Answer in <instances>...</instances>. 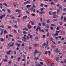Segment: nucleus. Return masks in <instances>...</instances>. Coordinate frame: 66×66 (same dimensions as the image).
Wrapping results in <instances>:
<instances>
[{
	"instance_id": "1",
	"label": "nucleus",
	"mask_w": 66,
	"mask_h": 66,
	"mask_svg": "<svg viewBox=\"0 0 66 66\" xmlns=\"http://www.w3.org/2000/svg\"><path fill=\"white\" fill-rule=\"evenodd\" d=\"M14 45H15V44H14V43H12V44H8V46L9 47H10L12 48L14 47Z\"/></svg>"
},
{
	"instance_id": "2",
	"label": "nucleus",
	"mask_w": 66,
	"mask_h": 66,
	"mask_svg": "<svg viewBox=\"0 0 66 66\" xmlns=\"http://www.w3.org/2000/svg\"><path fill=\"white\" fill-rule=\"evenodd\" d=\"M5 16V14H4L3 15H1L0 16V18L1 19H2V18H4Z\"/></svg>"
},
{
	"instance_id": "3",
	"label": "nucleus",
	"mask_w": 66,
	"mask_h": 66,
	"mask_svg": "<svg viewBox=\"0 0 66 66\" xmlns=\"http://www.w3.org/2000/svg\"><path fill=\"white\" fill-rule=\"evenodd\" d=\"M11 52H12V51L11 50H10L6 52V53L7 55H9L11 54Z\"/></svg>"
},
{
	"instance_id": "4",
	"label": "nucleus",
	"mask_w": 66,
	"mask_h": 66,
	"mask_svg": "<svg viewBox=\"0 0 66 66\" xmlns=\"http://www.w3.org/2000/svg\"><path fill=\"white\" fill-rule=\"evenodd\" d=\"M54 51L56 53H57V52H60V51L58 50V48H56V50H55Z\"/></svg>"
},
{
	"instance_id": "5",
	"label": "nucleus",
	"mask_w": 66,
	"mask_h": 66,
	"mask_svg": "<svg viewBox=\"0 0 66 66\" xmlns=\"http://www.w3.org/2000/svg\"><path fill=\"white\" fill-rule=\"evenodd\" d=\"M39 53V52L36 50H35V51L34 53V55H36V53Z\"/></svg>"
},
{
	"instance_id": "6",
	"label": "nucleus",
	"mask_w": 66,
	"mask_h": 66,
	"mask_svg": "<svg viewBox=\"0 0 66 66\" xmlns=\"http://www.w3.org/2000/svg\"><path fill=\"white\" fill-rule=\"evenodd\" d=\"M23 30H25L26 31H28V29L27 27H25L23 28Z\"/></svg>"
},
{
	"instance_id": "7",
	"label": "nucleus",
	"mask_w": 66,
	"mask_h": 66,
	"mask_svg": "<svg viewBox=\"0 0 66 66\" xmlns=\"http://www.w3.org/2000/svg\"><path fill=\"white\" fill-rule=\"evenodd\" d=\"M3 4L5 5V6H7V7H9V5H7L6 3H4Z\"/></svg>"
},
{
	"instance_id": "8",
	"label": "nucleus",
	"mask_w": 66,
	"mask_h": 66,
	"mask_svg": "<svg viewBox=\"0 0 66 66\" xmlns=\"http://www.w3.org/2000/svg\"><path fill=\"white\" fill-rule=\"evenodd\" d=\"M27 27L28 29H30L31 28H32V26L29 25V24L27 25Z\"/></svg>"
},
{
	"instance_id": "9",
	"label": "nucleus",
	"mask_w": 66,
	"mask_h": 66,
	"mask_svg": "<svg viewBox=\"0 0 66 66\" xmlns=\"http://www.w3.org/2000/svg\"><path fill=\"white\" fill-rule=\"evenodd\" d=\"M29 36H30V39H32V38H33V36L32 35H30V34H28Z\"/></svg>"
},
{
	"instance_id": "10",
	"label": "nucleus",
	"mask_w": 66,
	"mask_h": 66,
	"mask_svg": "<svg viewBox=\"0 0 66 66\" xmlns=\"http://www.w3.org/2000/svg\"><path fill=\"white\" fill-rule=\"evenodd\" d=\"M0 41L1 42H3L4 41V39L3 38H1L0 39Z\"/></svg>"
},
{
	"instance_id": "11",
	"label": "nucleus",
	"mask_w": 66,
	"mask_h": 66,
	"mask_svg": "<svg viewBox=\"0 0 66 66\" xmlns=\"http://www.w3.org/2000/svg\"><path fill=\"white\" fill-rule=\"evenodd\" d=\"M31 5H27V6H26V7H27V8H29L30 6H31Z\"/></svg>"
},
{
	"instance_id": "12",
	"label": "nucleus",
	"mask_w": 66,
	"mask_h": 66,
	"mask_svg": "<svg viewBox=\"0 0 66 66\" xmlns=\"http://www.w3.org/2000/svg\"><path fill=\"white\" fill-rule=\"evenodd\" d=\"M57 17V15H53V18H56Z\"/></svg>"
},
{
	"instance_id": "13",
	"label": "nucleus",
	"mask_w": 66,
	"mask_h": 66,
	"mask_svg": "<svg viewBox=\"0 0 66 66\" xmlns=\"http://www.w3.org/2000/svg\"><path fill=\"white\" fill-rule=\"evenodd\" d=\"M60 11H61V10H60V9H58L57 10V14H58L59 13V12H60Z\"/></svg>"
},
{
	"instance_id": "14",
	"label": "nucleus",
	"mask_w": 66,
	"mask_h": 66,
	"mask_svg": "<svg viewBox=\"0 0 66 66\" xmlns=\"http://www.w3.org/2000/svg\"><path fill=\"white\" fill-rule=\"evenodd\" d=\"M61 32V30H60L59 31H56L55 32L56 33H60V32Z\"/></svg>"
},
{
	"instance_id": "15",
	"label": "nucleus",
	"mask_w": 66,
	"mask_h": 66,
	"mask_svg": "<svg viewBox=\"0 0 66 66\" xmlns=\"http://www.w3.org/2000/svg\"><path fill=\"white\" fill-rule=\"evenodd\" d=\"M15 12H21V11L17 9L15 10Z\"/></svg>"
},
{
	"instance_id": "16",
	"label": "nucleus",
	"mask_w": 66,
	"mask_h": 66,
	"mask_svg": "<svg viewBox=\"0 0 66 66\" xmlns=\"http://www.w3.org/2000/svg\"><path fill=\"white\" fill-rule=\"evenodd\" d=\"M28 17V16H27L26 15L24 16L23 18V19H26Z\"/></svg>"
},
{
	"instance_id": "17",
	"label": "nucleus",
	"mask_w": 66,
	"mask_h": 66,
	"mask_svg": "<svg viewBox=\"0 0 66 66\" xmlns=\"http://www.w3.org/2000/svg\"><path fill=\"white\" fill-rule=\"evenodd\" d=\"M35 41H37V40L38 39V37H36L35 38Z\"/></svg>"
},
{
	"instance_id": "18",
	"label": "nucleus",
	"mask_w": 66,
	"mask_h": 66,
	"mask_svg": "<svg viewBox=\"0 0 66 66\" xmlns=\"http://www.w3.org/2000/svg\"><path fill=\"white\" fill-rule=\"evenodd\" d=\"M59 57H56V61L57 62H58L59 61Z\"/></svg>"
},
{
	"instance_id": "19",
	"label": "nucleus",
	"mask_w": 66,
	"mask_h": 66,
	"mask_svg": "<svg viewBox=\"0 0 66 66\" xmlns=\"http://www.w3.org/2000/svg\"><path fill=\"white\" fill-rule=\"evenodd\" d=\"M46 44H47L45 46V48H47V47L48 46V42L47 41Z\"/></svg>"
},
{
	"instance_id": "20",
	"label": "nucleus",
	"mask_w": 66,
	"mask_h": 66,
	"mask_svg": "<svg viewBox=\"0 0 66 66\" xmlns=\"http://www.w3.org/2000/svg\"><path fill=\"white\" fill-rule=\"evenodd\" d=\"M50 39L51 40V41H53V39H54L52 37H51L50 38Z\"/></svg>"
},
{
	"instance_id": "21",
	"label": "nucleus",
	"mask_w": 66,
	"mask_h": 66,
	"mask_svg": "<svg viewBox=\"0 0 66 66\" xmlns=\"http://www.w3.org/2000/svg\"><path fill=\"white\" fill-rule=\"evenodd\" d=\"M4 34H6V33H7V31L6 30H4Z\"/></svg>"
},
{
	"instance_id": "22",
	"label": "nucleus",
	"mask_w": 66,
	"mask_h": 66,
	"mask_svg": "<svg viewBox=\"0 0 66 66\" xmlns=\"http://www.w3.org/2000/svg\"><path fill=\"white\" fill-rule=\"evenodd\" d=\"M50 4H51V5H55V4H54V3L53 2H51V3H50Z\"/></svg>"
},
{
	"instance_id": "23",
	"label": "nucleus",
	"mask_w": 66,
	"mask_h": 66,
	"mask_svg": "<svg viewBox=\"0 0 66 66\" xmlns=\"http://www.w3.org/2000/svg\"><path fill=\"white\" fill-rule=\"evenodd\" d=\"M45 22H43L42 23V25L43 26H45Z\"/></svg>"
},
{
	"instance_id": "24",
	"label": "nucleus",
	"mask_w": 66,
	"mask_h": 66,
	"mask_svg": "<svg viewBox=\"0 0 66 66\" xmlns=\"http://www.w3.org/2000/svg\"><path fill=\"white\" fill-rule=\"evenodd\" d=\"M39 59V58L38 57H36L34 58V60H38V59Z\"/></svg>"
},
{
	"instance_id": "25",
	"label": "nucleus",
	"mask_w": 66,
	"mask_h": 66,
	"mask_svg": "<svg viewBox=\"0 0 66 66\" xmlns=\"http://www.w3.org/2000/svg\"><path fill=\"white\" fill-rule=\"evenodd\" d=\"M53 21H57V19H55L54 20H52Z\"/></svg>"
},
{
	"instance_id": "26",
	"label": "nucleus",
	"mask_w": 66,
	"mask_h": 66,
	"mask_svg": "<svg viewBox=\"0 0 66 66\" xmlns=\"http://www.w3.org/2000/svg\"><path fill=\"white\" fill-rule=\"evenodd\" d=\"M38 27L39 29V32H41V28H40V27L39 26H38Z\"/></svg>"
},
{
	"instance_id": "27",
	"label": "nucleus",
	"mask_w": 66,
	"mask_h": 66,
	"mask_svg": "<svg viewBox=\"0 0 66 66\" xmlns=\"http://www.w3.org/2000/svg\"><path fill=\"white\" fill-rule=\"evenodd\" d=\"M50 21V19H49L46 22H47V23H49Z\"/></svg>"
},
{
	"instance_id": "28",
	"label": "nucleus",
	"mask_w": 66,
	"mask_h": 66,
	"mask_svg": "<svg viewBox=\"0 0 66 66\" xmlns=\"http://www.w3.org/2000/svg\"><path fill=\"white\" fill-rule=\"evenodd\" d=\"M31 23L32 26L34 24V23L33 22V21H31Z\"/></svg>"
},
{
	"instance_id": "29",
	"label": "nucleus",
	"mask_w": 66,
	"mask_h": 66,
	"mask_svg": "<svg viewBox=\"0 0 66 66\" xmlns=\"http://www.w3.org/2000/svg\"><path fill=\"white\" fill-rule=\"evenodd\" d=\"M3 61L4 62H7V60L6 59H3Z\"/></svg>"
},
{
	"instance_id": "30",
	"label": "nucleus",
	"mask_w": 66,
	"mask_h": 66,
	"mask_svg": "<svg viewBox=\"0 0 66 66\" xmlns=\"http://www.w3.org/2000/svg\"><path fill=\"white\" fill-rule=\"evenodd\" d=\"M49 13L50 15H52V13H51V11H50L49 12Z\"/></svg>"
},
{
	"instance_id": "31",
	"label": "nucleus",
	"mask_w": 66,
	"mask_h": 66,
	"mask_svg": "<svg viewBox=\"0 0 66 66\" xmlns=\"http://www.w3.org/2000/svg\"><path fill=\"white\" fill-rule=\"evenodd\" d=\"M7 11L8 13H11V11H10L9 9H7Z\"/></svg>"
},
{
	"instance_id": "32",
	"label": "nucleus",
	"mask_w": 66,
	"mask_h": 66,
	"mask_svg": "<svg viewBox=\"0 0 66 66\" xmlns=\"http://www.w3.org/2000/svg\"><path fill=\"white\" fill-rule=\"evenodd\" d=\"M20 60V57H18V62H19Z\"/></svg>"
},
{
	"instance_id": "33",
	"label": "nucleus",
	"mask_w": 66,
	"mask_h": 66,
	"mask_svg": "<svg viewBox=\"0 0 66 66\" xmlns=\"http://www.w3.org/2000/svg\"><path fill=\"white\" fill-rule=\"evenodd\" d=\"M44 8H41L40 9V11H42V12H43V10H44Z\"/></svg>"
},
{
	"instance_id": "34",
	"label": "nucleus",
	"mask_w": 66,
	"mask_h": 66,
	"mask_svg": "<svg viewBox=\"0 0 66 66\" xmlns=\"http://www.w3.org/2000/svg\"><path fill=\"white\" fill-rule=\"evenodd\" d=\"M22 40L23 41V42H26V40L23 39H22Z\"/></svg>"
},
{
	"instance_id": "35",
	"label": "nucleus",
	"mask_w": 66,
	"mask_h": 66,
	"mask_svg": "<svg viewBox=\"0 0 66 66\" xmlns=\"http://www.w3.org/2000/svg\"><path fill=\"white\" fill-rule=\"evenodd\" d=\"M23 34H27V32H26L25 31H23Z\"/></svg>"
},
{
	"instance_id": "36",
	"label": "nucleus",
	"mask_w": 66,
	"mask_h": 66,
	"mask_svg": "<svg viewBox=\"0 0 66 66\" xmlns=\"http://www.w3.org/2000/svg\"><path fill=\"white\" fill-rule=\"evenodd\" d=\"M11 19H15V18H14V16H13L11 18Z\"/></svg>"
},
{
	"instance_id": "37",
	"label": "nucleus",
	"mask_w": 66,
	"mask_h": 66,
	"mask_svg": "<svg viewBox=\"0 0 66 66\" xmlns=\"http://www.w3.org/2000/svg\"><path fill=\"white\" fill-rule=\"evenodd\" d=\"M46 27L48 28H49V25H48V24H46Z\"/></svg>"
},
{
	"instance_id": "38",
	"label": "nucleus",
	"mask_w": 66,
	"mask_h": 66,
	"mask_svg": "<svg viewBox=\"0 0 66 66\" xmlns=\"http://www.w3.org/2000/svg\"><path fill=\"white\" fill-rule=\"evenodd\" d=\"M44 13V11L42 12H40L39 13L40 14H43V13Z\"/></svg>"
},
{
	"instance_id": "39",
	"label": "nucleus",
	"mask_w": 66,
	"mask_h": 66,
	"mask_svg": "<svg viewBox=\"0 0 66 66\" xmlns=\"http://www.w3.org/2000/svg\"><path fill=\"white\" fill-rule=\"evenodd\" d=\"M59 9H62V6L61 5H60L59 6Z\"/></svg>"
},
{
	"instance_id": "40",
	"label": "nucleus",
	"mask_w": 66,
	"mask_h": 66,
	"mask_svg": "<svg viewBox=\"0 0 66 66\" xmlns=\"http://www.w3.org/2000/svg\"><path fill=\"white\" fill-rule=\"evenodd\" d=\"M26 2L27 3H30V1H27Z\"/></svg>"
},
{
	"instance_id": "41",
	"label": "nucleus",
	"mask_w": 66,
	"mask_h": 66,
	"mask_svg": "<svg viewBox=\"0 0 66 66\" xmlns=\"http://www.w3.org/2000/svg\"><path fill=\"white\" fill-rule=\"evenodd\" d=\"M60 19L61 20H63V16H61Z\"/></svg>"
},
{
	"instance_id": "42",
	"label": "nucleus",
	"mask_w": 66,
	"mask_h": 66,
	"mask_svg": "<svg viewBox=\"0 0 66 66\" xmlns=\"http://www.w3.org/2000/svg\"><path fill=\"white\" fill-rule=\"evenodd\" d=\"M9 37H13V35H12L9 34Z\"/></svg>"
},
{
	"instance_id": "43",
	"label": "nucleus",
	"mask_w": 66,
	"mask_h": 66,
	"mask_svg": "<svg viewBox=\"0 0 66 66\" xmlns=\"http://www.w3.org/2000/svg\"><path fill=\"white\" fill-rule=\"evenodd\" d=\"M59 34L58 33H56L55 34V36H57V35H58Z\"/></svg>"
},
{
	"instance_id": "44",
	"label": "nucleus",
	"mask_w": 66,
	"mask_h": 66,
	"mask_svg": "<svg viewBox=\"0 0 66 66\" xmlns=\"http://www.w3.org/2000/svg\"><path fill=\"white\" fill-rule=\"evenodd\" d=\"M26 37L27 38V39L28 40V39H29V38H30V37L29 36H27Z\"/></svg>"
},
{
	"instance_id": "45",
	"label": "nucleus",
	"mask_w": 66,
	"mask_h": 66,
	"mask_svg": "<svg viewBox=\"0 0 66 66\" xmlns=\"http://www.w3.org/2000/svg\"><path fill=\"white\" fill-rule=\"evenodd\" d=\"M50 28L51 30H53V27L51 26L50 27Z\"/></svg>"
},
{
	"instance_id": "46",
	"label": "nucleus",
	"mask_w": 66,
	"mask_h": 66,
	"mask_svg": "<svg viewBox=\"0 0 66 66\" xmlns=\"http://www.w3.org/2000/svg\"><path fill=\"white\" fill-rule=\"evenodd\" d=\"M7 28H8V29H11V26H8L7 27Z\"/></svg>"
},
{
	"instance_id": "47",
	"label": "nucleus",
	"mask_w": 66,
	"mask_h": 66,
	"mask_svg": "<svg viewBox=\"0 0 66 66\" xmlns=\"http://www.w3.org/2000/svg\"><path fill=\"white\" fill-rule=\"evenodd\" d=\"M31 15H32V16H34L35 15V14L34 13H32Z\"/></svg>"
},
{
	"instance_id": "48",
	"label": "nucleus",
	"mask_w": 66,
	"mask_h": 66,
	"mask_svg": "<svg viewBox=\"0 0 66 66\" xmlns=\"http://www.w3.org/2000/svg\"><path fill=\"white\" fill-rule=\"evenodd\" d=\"M33 7H32L31 8V12H32V11H33Z\"/></svg>"
},
{
	"instance_id": "49",
	"label": "nucleus",
	"mask_w": 66,
	"mask_h": 66,
	"mask_svg": "<svg viewBox=\"0 0 66 66\" xmlns=\"http://www.w3.org/2000/svg\"><path fill=\"white\" fill-rule=\"evenodd\" d=\"M18 43H20L21 44V43H22V42H21V41L19 40L18 41Z\"/></svg>"
},
{
	"instance_id": "50",
	"label": "nucleus",
	"mask_w": 66,
	"mask_h": 66,
	"mask_svg": "<svg viewBox=\"0 0 66 66\" xmlns=\"http://www.w3.org/2000/svg\"><path fill=\"white\" fill-rule=\"evenodd\" d=\"M60 25H62V24H63V23L62 22H60Z\"/></svg>"
},
{
	"instance_id": "51",
	"label": "nucleus",
	"mask_w": 66,
	"mask_h": 66,
	"mask_svg": "<svg viewBox=\"0 0 66 66\" xmlns=\"http://www.w3.org/2000/svg\"><path fill=\"white\" fill-rule=\"evenodd\" d=\"M56 30H60V27H57L56 28Z\"/></svg>"
},
{
	"instance_id": "52",
	"label": "nucleus",
	"mask_w": 66,
	"mask_h": 66,
	"mask_svg": "<svg viewBox=\"0 0 66 66\" xmlns=\"http://www.w3.org/2000/svg\"><path fill=\"white\" fill-rule=\"evenodd\" d=\"M56 47V46L55 45L54 46H52V48H55Z\"/></svg>"
},
{
	"instance_id": "53",
	"label": "nucleus",
	"mask_w": 66,
	"mask_h": 66,
	"mask_svg": "<svg viewBox=\"0 0 66 66\" xmlns=\"http://www.w3.org/2000/svg\"><path fill=\"white\" fill-rule=\"evenodd\" d=\"M11 63H12V62H11V61H10L8 62V64H11Z\"/></svg>"
},
{
	"instance_id": "54",
	"label": "nucleus",
	"mask_w": 66,
	"mask_h": 66,
	"mask_svg": "<svg viewBox=\"0 0 66 66\" xmlns=\"http://www.w3.org/2000/svg\"><path fill=\"white\" fill-rule=\"evenodd\" d=\"M48 55H50V53H51V52L50 51H48Z\"/></svg>"
},
{
	"instance_id": "55",
	"label": "nucleus",
	"mask_w": 66,
	"mask_h": 66,
	"mask_svg": "<svg viewBox=\"0 0 66 66\" xmlns=\"http://www.w3.org/2000/svg\"><path fill=\"white\" fill-rule=\"evenodd\" d=\"M55 39L56 40H57L58 39V37L57 36L55 37Z\"/></svg>"
},
{
	"instance_id": "56",
	"label": "nucleus",
	"mask_w": 66,
	"mask_h": 66,
	"mask_svg": "<svg viewBox=\"0 0 66 66\" xmlns=\"http://www.w3.org/2000/svg\"><path fill=\"white\" fill-rule=\"evenodd\" d=\"M14 55H16V51H14Z\"/></svg>"
},
{
	"instance_id": "57",
	"label": "nucleus",
	"mask_w": 66,
	"mask_h": 66,
	"mask_svg": "<svg viewBox=\"0 0 66 66\" xmlns=\"http://www.w3.org/2000/svg\"><path fill=\"white\" fill-rule=\"evenodd\" d=\"M27 65H28L30 63V61H27Z\"/></svg>"
},
{
	"instance_id": "58",
	"label": "nucleus",
	"mask_w": 66,
	"mask_h": 66,
	"mask_svg": "<svg viewBox=\"0 0 66 66\" xmlns=\"http://www.w3.org/2000/svg\"><path fill=\"white\" fill-rule=\"evenodd\" d=\"M36 27H37V26H35L34 27V29H36Z\"/></svg>"
},
{
	"instance_id": "59",
	"label": "nucleus",
	"mask_w": 66,
	"mask_h": 66,
	"mask_svg": "<svg viewBox=\"0 0 66 66\" xmlns=\"http://www.w3.org/2000/svg\"><path fill=\"white\" fill-rule=\"evenodd\" d=\"M51 26H53V27H54L55 26V25H54V24H51Z\"/></svg>"
},
{
	"instance_id": "60",
	"label": "nucleus",
	"mask_w": 66,
	"mask_h": 66,
	"mask_svg": "<svg viewBox=\"0 0 66 66\" xmlns=\"http://www.w3.org/2000/svg\"><path fill=\"white\" fill-rule=\"evenodd\" d=\"M63 11H64V12H66V8H64L63 9Z\"/></svg>"
},
{
	"instance_id": "61",
	"label": "nucleus",
	"mask_w": 66,
	"mask_h": 66,
	"mask_svg": "<svg viewBox=\"0 0 66 66\" xmlns=\"http://www.w3.org/2000/svg\"><path fill=\"white\" fill-rule=\"evenodd\" d=\"M45 54H48V52L47 51H46L45 53Z\"/></svg>"
},
{
	"instance_id": "62",
	"label": "nucleus",
	"mask_w": 66,
	"mask_h": 66,
	"mask_svg": "<svg viewBox=\"0 0 66 66\" xmlns=\"http://www.w3.org/2000/svg\"><path fill=\"white\" fill-rule=\"evenodd\" d=\"M64 21H66V18L65 17L64 18Z\"/></svg>"
},
{
	"instance_id": "63",
	"label": "nucleus",
	"mask_w": 66,
	"mask_h": 66,
	"mask_svg": "<svg viewBox=\"0 0 66 66\" xmlns=\"http://www.w3.org/2000/svg\"><path fill=\"white\" fill-rule=\"evenodd\" d=\"M45 31L46 32H48V29H45Z\"/></svg>"
},
{
	"instance_id": "64",
	"label": "nucleus",
	"mask_w": 66,
	"mask_h": 66,
	"mask_svg": "<svg viewBox=\"0 0 66 66\" xmlns=\"http://www.w3.org/2000/svg\"><path fill=\"white\" fill-rule=\"evenodd\" d=\"M50 66H54V65L52 64H51Z\"/></svg>"
}]
</instances>
